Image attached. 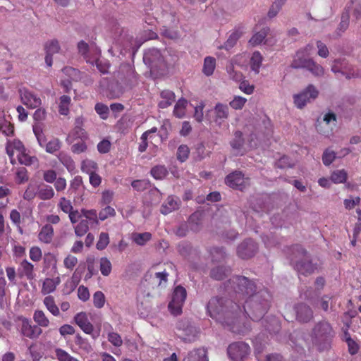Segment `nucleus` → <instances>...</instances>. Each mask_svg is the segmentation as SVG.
<instances>
[{
    "instance_id": "nucleus-33",
    "label": "nucleus",
    "mask_w": 361,
    "mask_h": 361,
    "mask_svg": "<svg viewBox=\"0 0 361 361\" xmlns=\"http://www.w3.org/2000/svg\"><path fill=\"white\" fill-rule=\"evenodd\" d=\"M81 213L82 216H84L89 222V224L92 225L98 226L99 225V214L95 209H82Z\"/></svg>"
},
{
    "instance_id": "nucleus-9",
    "label": "nucleus",
    "mask_w": 361,
    "mask_h": 361,
    "mask_svg": "<svg viewBox=\"0 0 361 361\" xmlns=\"http://www.w3.org/2000/svg\"><path fill=\"white\" fill-rule=\"evenodd\" d=\"M319 94L318 90L312 85H309L307 88L298 94L293 97L295 105L299 108L302 109L310 99H314Z\"/></svg>"
},
{
    "instance_id": "nucleus-56",
    "label": "nucleus",
    "mask_w": 361,
    "mask_h": 361,
    "mask_svg": "<svg viewBox=\"0 0 361 361\" xmlns=\"http://www.w3.org/2000/svg\"><path fill=\"white\" fill-rule=\"evenodd\" d=\"M189 154V147L185 145H181L177 150V159L180 162H184L188 159Z\"/></svg>"
},
{
    "instance_id": "nucleus-64",
    "label": "nucleus",
    "mask_w": 361,
    "mask_h": 361,
    "mask_svg": "<svg viewBox=\"0 0 361 361\" xmlns=\"http://www.w3.org/2000/svg\"><path fill=\"white\" fill-rule=\"evenodd\" d=\"M55 354L59 361H72L73 357L61 348H56Z\"/></svg>"
},
{
    "instance_id": "nucleus-53",
    "label": "nucleus",
    "mask_w": 361,
    "mask_h": 361,
    "mask_svg": "<svg viewBox=\"0 0 361 361\" xmlns=\"http://www.w3.org/2000/svg\"><path fill=\"white\" fill-rule=\"evenodd\" d=\"M94 109L102 119L106 120L108 118L109 109L106 105L98 102L95 104Z\"/></svg>"
},
{
    "instance_id": "nucleus-44",
    "label": "nucleus",
    "mask_w": 361,
    "mask_h": 361,
    "mask_svg": "<svg viewBox=\"0 0 361 361\" xmlns=\"http://www.w3.org/2000/svg\"><path fill=\"white\" fill-rule=\"evenodd\" d=\"M77 236L82 237L89 231V222L87 219L81 220L74 228Z\"/></svg>"
},
{
    "instance_id": "nucleus-12",
    "label": "nucleus",
    "mask_w": 361,
    "mask_h": 361,
    "mask_svg": "<svg viewBox=\"0 0 361 361\" xmlns=\"http://www.w3.org/2000/svg\"><path fill=\"white\" fill-rule=\"evenodd\" d=\"M312 49V46L307 44L304 49L298 51L291 63V67L295 69L306 68L312 60L308 58L309 52Z\"/></svg>"
},
{
    "instance_id": "nucleus-63",
    "label": "nucleus",
    "mask_w": 361,
    "mask_h": 361,
    "mask_svg": "<svg viewBox=\"0 0 361 361\" xmlns=\"http://www.w3.org/2000/svg\"><path fill=\"white\" fill-rule=\"evenodd\" d=\"M16 181L18 184L27 181L28 175L27 169L24 167L19 168L16 173Z\"/></svg>"
},
{
    "instance_id": "nucleus-42",
    "label": "nucleus",
    "mask_w": 361,
    "mask_h": 361,
    "mask_svg": "<svg viewBox=\"0 0 361 361\" xmlns=\"http://www.w3.org/2000/svg\"><path fill=\"white\" fill-rule=\"evenodd\" d=\"M243 33V27H235L227 39V47H233Z\"/></svg>"
},
{
    "instance_id": "nucleus-7",
    "label": "nucleus",
    "mask_w": 361,
    "mask_h": 361,
    "mask_svg": "<svg viewBox=\"0 0 361 361\" xmlns=\"http://www.w3.org/2000/svg\"><path fill=\"white\" fill-rule=\"evenodd\" d=\"M250 352V346L243 341L233 343L227 348V354L233 361L243 360L249 355Z\"/></svg>"
},
{
    "instance_id": "nucleus-21",
    "label": "nucleus",
    "mask_w": 361,
    "mask_h": 361,
    "mask_svg": "<svg viewBox=\"0 0 361 361\" xmlns=\"http://www.w3.org/2000/svg\"><path fill=\"white\" fill-rule=\"evenodd\" d=\"M97 47L95 45H91L90 47L87 43L83 40L80 41L78 44V49L80 54H81L84 59L87 63L92 62V56H94V51L92 48Z\"/></svg>"
},
{
    "instance_id": "nucleus-23",
    "label": "nucleus",
    "mask_w": 361,
    "mask_h": 361,
    "mask_svg": "<svg viewBox=\"0 0 361 361\" xmlns=\"http://www.w3.org/2000/svg\"><path fill=\"white\" fill-rule=\"evenodd\" d=\"M94 51V56H92V62L90 63H95L97 68L102 73H106L109 68V65L107 63H103L100 59L101 51L98 47L92 48Z\"/></svg>"
},
{
    "instance_id": "nucleus-4",
    "label": "nucleus",
    "mask_w": 361,
    "mask_h": 361,
    "mask_svg": "<svg viewBox=\"0 0 361 361\" xmlns=\"http://www.w3.org/2000/svg\"><path fill=\"white\" fill-rule=\"evenodd\" d=\"M6 151L11 159V163L14 164L16 154L18 162L25 166H31L38 164V159L35 156H31L25 148L24 144L18 139L8 140L6 144Z\"/></svg>"
},
{
    "instance_id": "nucleus-48",
    "label": "nucleus",
    "mask_w": 361,
    "mask_h": 361,
    "mask_svg": "<svg viewBox=\"0 0 361 361\" xmlns=\"http://www.w3.org/2000/svg\"><path fill=\"white\" fill-rule=\"evenodd\" d=\"M131 186L138 192H142L150 187V182L148 180H135L131 183Z\"/></svg>"
},
{
    "instance_id": "nucleus-61",
    "label": "nucleus",
    "mask_w": 361,
    "mask_h": 361,
    "mask_svg": "<svg viewBox=\"0 0 361 361\" xmlns=\"http://www.w3.org/2000/svg\"><path fill=\"white\" fill-rule=\"evenodd\" d=\"M37 195L36 187L32 184H29L23 193V198L25 200H32Z\"/></svg>"
},
{
    "instance_id": "nucleus-16",
    "label": "nucleus",
    "mask_w": 361,
    "mask_h": 361,
    "mask_svg": "<svg viewBox=\"0 0 361 361\" xmlns=\"http://www.w3.org/2000/svg\"><path fill=\"white\" fill-rule=\"evenodd\" d=\"M74 321L77 325L87 334H90L94 331L93 325L88 321L87 315L85 312H81L76 314L74 317Z\"/></svg>"
},
{
    "instance_id": "nucleus-47",
    "label": "nucleus",
    "mask_w": 361,
    "mask_h": 361,
    "mask_svg": "<svg viewBox=\"0 0 361 361\" xmlns=\"http://www.w3.org/2000/svg\"><path fill=\"white\" fill-rule=\"evenodd\" d=\"M99 269L103 276H109L112 269L111 262L106 257H102L99 262Z\"/></svg>"
},
{
    "instance_id": "nucleus-51",
    "label": "nucleus",
    "mask_w": 361,
    "mask_h": 361,
    "mask_svg": "<svg viewBox=\"0 0 361 361\" xmlns=\"http://www.w3.org/2000/svg\"><path fill=\"white\" fill-rule=\"evenodd\" d=\"M97 169V164L95 161H92V160H84L82 161V164H81V170L86 173H88L89 175L90 174V173H94L95 172L94 171Z\"/></svg>"
},
{
    "instance_id": "nucleus-3",
    "label": "nucleus",
    "mask_w": 361,
    "mask_h": 361,
    "mask_svg": "<svg viewBox=\"0 0 361 361\" xmlns=\"http://www.w3.org/2000/svg\"><path fill=\"white\" fill-rule=\"evenodd\" d=\"M334 336L335 331L331 324L326 320L317 322L311 331L312 343L319 350L327 348Z\"/></svg>"
},
{
    "instance_id": "nucleus-32",
    "label": "nucleus",
    "mask_w": 361,
    "mask_h": 361,
    "mask_svg": "<svg viewBox=\"0 0 361 361\" xmlns=\"http://www.w3.org/2000/svg\"><path fill=\"white\" fill-rule=\"evenodd\" d=\"M263 57L259 51H255L250 59V68L256 74L259 73L260 67L262 66Z\"/></svg>"
},
{
    "instance_id": "nucleus-17",
    "label": "nucleus",
    "mask_w": 361,
    "mask_h": 361,
    "mask_svg": "<svg viewBox=\"0 0 361 361\" xmlns=\"http://www.w3.org/2000/svg\"><path fill=\"white\" fill-rule=\"evenodd\" d=\"M18 271L20 278L25 276L27 280H32L35 277L34 265L27 259H24L20 262Z\"/></svg>"
},
{
    "instance_id": "nucleus-20",
    "label": "nucleus",
    "mask_w": 361,
    "mask_h": 361,
    "mask_svg": "<svg viewBox=\"0 0 361 361\" xmlns=\"http://www.w3.org/2000/svg\"><path fill=\"white\" fill-rule=\"evenodd\" d=\"M207 353V352L204 348L195 349L188 353L183 361H208Z\"/></svg>"
},
{
    "instance_id": "nucleus-1",
    "label": "nucleus",
    "mask_w": 361,
    "mask_h": 361,
    "mask_svg": "<svg viewBox=\"0 0 361 361\" xmlns=\"http://www.w3.org/2000/svg\"><path fill=\"white\" fill-rule=\"evenodd\" d=\"M227 292L232 301L227 310V326L233 333L245 334L248 327L241 324L240 314L247 315L253 321L260 320L269 307V295L266 290L256 292L254 281L243 276H233L227 281Z\"/></svg>"
},
{
    "instance_id": "nucleus-2",
    "label": "nucleus",
    "mask_w": 361,
    "mask_h": 361,
    "mask_svg": "<svg viewBox=\"0 0 361 361\" xmlns=\"http://www.w3.org/2000/svg\"><path fill=\"white\" fill-rule=\"evenodd\" d=\"M285 252L288 255L290 264L299 274L308 276L314 271L316 267L302 245H293L288 247Z\"/></svg>"
},
{
    "instance_id": "nucleus-57",
    "label": "nucleus",
    "mask_w": 361,
    "mask_h": 361,
    "mask_svg": "<svg viewBox=\"0 0 361 361\" xmlns=\"http://www.w3.org/2000/svg\"><path fill=\"white\" fill-rule=\"evenodd\" d=\"M93 304L97 308H102L105 304V296L102 291H96L93 295Z\"/></svg>"
},
{
    "instance_id": "nucleus-38",
    "label": "nucleus",
    "mask_w": 361,
    "mask_h": 361,
    "mask_svg": "<svg viewBox=\"0 0 361 361\" xmlns=\"http://www.w3.org/2000/svg\"><path fill=\"white\" fill-rule=\"evenodd\" d=\"M188 102L185 99H180L176 104L173 114L178 118H183L185 114V109Z\"/></svg>"
},
{
    "instance_id": "nucleus-35",
    "label": "nucleus",
    "mask_w": 361,
    "mask_h": 361,
    "mask_svg": "<svg viewBox=\"0 0 361 361\" xmlns=\"http://www.w3.org/2000/svg\"><path fill=\"white\" fill-rule=\"evenodd\" d=\"M178 209V203L173 197H169L165 204L161 207V212L163 214H167L172 211Z\"/></svg>"
},
{
    "instance_id": "nucleus-54",
    "label": "nucleus",
    "mask_w": 361,
    "mask_h": 361,
    "mask_svg": "<svg viewBox=\"0 0 361 361\" xmlns=\"http://www.w3.org/2000/svg\"><path fill=\"white\" fill-rule=\"evenodd\" d=\"M210 276L216 280H222L226 276V269L222 266H216L211 270Z\"/></svg>"
},
{
    "instance_id": "nucleus-15",
    "label": "nucleus",
    "mask_w": 361,
    "mask_h": 361,
    "mask_svg": "<svg viewBox=\"0 0 361 361\" xmlns=\"http://www.w3.org/2000/svg\"><path fill=\"white\" fill-rule=\"evenodd\" d=\"M296 319L301 323H307L313 319V311L308 305L301 303L295 307Z\"/></svg>"
},
{
    "instance_id": "nucleus-30",
    "label": "nucleus",
    "mask_w": 361,
    "mask_h": 361,
    "mask_svg": "<svg viewBox=\"0 0 361 361\" xmlns=\"http://www.w3.org/2000/svg\"><path fill=\"white\" fill-rule=\"evenodd\" d=\"M33 319L39 327H48L50 322L44 312L41 310H36L33 314Z\"/></svg>"
},
{
    "instance_id": "nucleus-37",
    "label": "nucleus",
    "mask_w": 361,
    "mask_h": 361,
    "mask_svg": "<svg viewBox=\"0 0 361 361\" xmlns=\"http://www.w3.org/2000/svg\"><path fill=\"white\" fill-rule=\"evenodd\" d=\"M62 146V142L57 137H53L49 142H47L45 147V150L47 153L54 154L56 152L59 151Z\"/></svg>"
},
{
    "instance_id": "nucleus-18",
    "label": "nucleus",
    "mask_w": 361,
    "mask_h": 361,
    "mask_svg": "<svg viewBox=\"0 0 361 361\" xmlns=\"http://www.w3.org/2000/svg\"><path fill=\"white\" fill-rule=\"evenodd\" d=\"M235 137L231 141V146L232 147L234 154L235 155H243L246 149L245 148V141L243 138V134L240 131H236L234 135Z\"/></svg>"
},
{
    "instance_id": "nucleus-24",
    "label": "nucleus",
    "mask_w": 361,
    "mask_h": 361,
    "mask_svg": "<svg viewBox=\"0 0 361 361\" xmlns=\"http://www.w3.org/2000/svg\"><path fill=\"white\" fill-rule=\"evenodd\" d=\"M54 237V228L51 225L46 224L40 230L38 238L44 243H50Z\"/></svg>"
},
{
    "instance_id": "nucleus-45",
    "label": "nucleus",
    "mask_w": 361,
    "mask_h": 361,
    "mask_svg": "<svg viewBox=\"0 0 361 361\" xmlns=\"http://www.w3.org/2000/svg\"><path fill=\"white\" fill-rule=\"evenodd\" d=\"M348 174L344 169L334 171L331 175V180L334 183H343L345 182Z\"/></svg>"
},
{
    "instance_id": "nucleus-49",
    "label": "nucleus",
    "mask_w": 361,
    "mask_h": 361,
    "mask_svg": "<svg viewBox=\"0 0 361 361\" xmlns=\"http://www.w3.org/2000/svg\"><path fill=\"white\" fill-rule=\"evenodd\" d=\"M116 211L114 208L111 206L106 205L104 208L102 209L99 212V219L104 221L109 217H114L116 216Z\"/></svg>"
},
{
    "instance_id": "nucleus-10",
    "label": "nucleus",
    "mask_w": 361,
    "mask_h": 361,
    "mask_svg": "<svg viewBox=\"0 0 361 361\" xmlns=\"http://www.w3.org/2000/svg\"><path fill=\"white\" fill-rule=\"evenodd\" d=\"M21 102L30 109H36L41 106L40 97L34 92L27 87H22L18 90Z\"/></svg>"
},
{
    "instance_id": "nucleus-11",
    "label": "nucleus",
    "mask_w": 361,
    "mask_h": 361,
    "mask_svg": "<svg viewBox=\"0 0 361 361\" xmlns=\"http://www.w3.org/2000/svg\"><path fill=\"white\" fill-rule=\"evenodd\" d=\"M258 251L257 244L252 239L243 241L237 248V254L243 259H250L255 255Z\"/></svg>"
},
{
    "instance_id": "nucleus-59",
    "label": "nucleus",
    "mask_w": 361,
    "mask_h": 361,
    "mask_svg": "<svg viewBox=\"0 0 361 361\" xmlns=\"http://www.w3.org/2000/svg\"><path fill=\"white\" fill-rule=\"evenodd\" d=\"M212 257V261L214 262H223L225 259V252L223 248L214 247L211 251Z\"/></svg>"
},
{
    "instance_id": "nucleus-22",
    "label": "nucleus",
    "mask_w": 361,
    "mask_h": 361,
    "mask_svg": "<svg viewBox=\"0 0 361 361\" xmlns=\"http://www.w3.org/2000/svg\"><path fill=\"white\" fill-rule=\"evenodd\" d=\"M226 118V106L223 104L218 103L214 109L213 122L216 125L221 126L224 124Z\"/></svg>"
},
{
    "instance_id": "nucleus-34",
    "label": "nucleus",
    "mask_w": 361,
    "mask_h": 361,
    "mask_svg": "<svg viewBox=\"0 0 361 361\" xmlns=\"http://www.w3.org/2000/svg\"><path fill=\"white\" fill-rule=\"evenodd\" d=\"M58 159L69 172H72L75 170V162L69 155L64 152H60L58 156Z\"/></svg>"
},
{
    "instance_id": "nucleus-8",
    "label": "nucleus",
    "mask_w": 361,
    "mask_h": 361,
    "mask_svg": "<svg viewBox=\"0 0 361 361\" xmlns=\"http://www.w3.org/2000/svg\"><path fill=\"white\" fill-rule=\"evenodd\" d=\"M84 118L82 116L75 118L74 128L70 131L66 141L71 144L77 140H86L88 138L87 133L83 128Z\"/></svg>"
},
{
    "instance_id": "nucleus-50",
    "label": "nucleus",
    "mask_w": 361,
    "mask_h": 361,
    "mask_svg": "<svg viewBox=\"0 0 361 361\" xmlns=\"http://www.w3.org/2000/svg\"><path fill=\"white\" fill-rule=\"evenodd\" d=\"M44 49L46 54L53 55L59 51L60 46L57 40L52 39L45 44Z\"/></svg>"
},
{
    "instance_id": "nucleus-13",
    "label": "nucleus",
    "mask_w": 361,
    "mask_h": 361,
    "mask_svg": "<svg viewBox=\"0 0 361 361\" xmlns=\"http://www.w3.org/2000/svg\"><path fill=\"white\" fill-rule=\"evenodd\" d=\"M42 333L40 327L36 324H32L31 322L27 319H22L21 334L30 339L37 338Z\"/></svg>"
},
{
    "instance_id": "nucleus-36",
    "label": "nucleus",
    "mask_w": 361,
    "mask_h": 361,
    "mask_svg": "<svg viewBox=\"0 0 361 361\" xmlns=\"http://www.w3.org/2000/svg\"><path fill=\"white\" fill-rule=\"evenodd\" d=\"M0 131L6 136H11L14 134V126L4 117L0 118Z\"/></svg>"
},
{
    "instance_id": "nucleus-41",
    "label": "nucleus",
    "mask_w": 361,
    "mask_h": 361,
    "mask_svg": "<svg viewBox=\"0 0 361 361\" xmlns=\"http://www.w3.org/2000/svg\"><path fill=\"white\" fill-rule=\"evenodd\" d=\"M150 173L155 179L161 180L167 176L168 170L165 166L157 165L151 169Z\"/></svg>"
},
{
    "instance_id": "nucleus-55",
    "label": "nucleus",
    "mask_w": 361,
    "mask_h": 361,
    "mask_svg": "<svg viewBox=\"0 0 361 361\" xmlns=\"http://www.w3.org/2000/svg\"><path fill=\"white\" fill-rule=\"evenodd\" d=\"M185 333L181 336L182 339L185 342H192L197 338V331L192 326H188L185 330Z\"/></svg>"
},
{
    "instance_id": "nucleus-27",
    "label": "nucleus",
    "mask_w": 361,
    "mask_h": 361,
    "mask_svg": "<svg viewBox=\"0 0 361 361\" xmlns=\"http://www.w3.org/2000/svg\"><path fill=\"white\" fill-rule=\"evenodd\" d=\"M55 192L49 185L42 184L37 190V197L42 200H49L54 197Z\"/></svg>"
},
{
    "instance_id": "nucleus-28",
    "label": "nucleus",
    "mask_w": 361,
    "mask_h": 361,
    "mask_svg": "<svg viewBox=\"0 0 361 361\" xmlns=\"http://www.w3.org/2000/svg\"><path fill=\"white\" fill-rule=\"evenodd\" d=\"M234 80L240 81L239 88L240 90L247 94H251L254 92L255 87L253 85H250L248 80H242L243 75L241 73L235 72V75H233Z\"/></svg>"
},
{
    "instance_id": "nucleus-19",
    "label": "nucleus",
    "mask_w": 361,
    "mask_h": 361,
    "mask_svg": "<svg viewBox=\"0 0 361 361\" xmlns=\"http://www.w3.org/2000/svg\"><path fill=\"white\" fill-rule=\"evenodd\" d=\"M61 283L59 277L54 279L46 278L42 283L41 293L42 295H46L55 291L56 287Z\"/></svg>"
},
{
    "instance_id": "nucleus-46",
    "label": "nucleus",
    "mask_w": 361,
    "mask_h": 361,
    "mask_svg": "<svg viewBox=\"0 0 361 361\" xmlns=\"http://www.w3.org/2000/svg\"><path fill=\"white\" fill-rule=\"evenodd\" d=\"M305 69L308 70L314 76H322L324 73L323 67L312 59Z\"/></svg>"
},
{
    "instance_id": "nucleus-58",
    "label": "nucleus",
    "mask_w": 361,
    "mask_h": 361,
    "mask_svg": "<svg viewBox=\"0 0 361 361\" xmlns=\"http://www.w3.org/2000/svg\"><path fill=\"white\" fill-rule=\"evenodd\" d=\"M286 0H277L274 1L269 8L268 16L269 18L275 17L281 10L282 6L285 4Z\"/></svg>"
},
{
    "instance_id": "nucleus-43",
    "label": "nucleus",
    "mask_w": 361,
    "mask_h": 361,
    "mask_svg": "<svg viewBox=\"0 0 361 361\" xmlns=\"http://www.w3.org/2000/svg\"><path fill=\"white\" fill-rule=\"evenodd\" d=\"M152 238V234L149 232H145L141 233H134L133 235V240L138 245H144L150 240Z\"/></svg>"
},
{
    "instance_id": "nucleus-6",
    "label": "nucleus",
    "mask_w": 361,
    "mask_h": 361,
    "mask_svg": "<svg viewBox=\"0 0 361 361\" xmlns=\"http://www.w3.org/2000/svg\"><path fill=\"white\" fill-rule=\"evenodd\" d=\"M186 297L187 291L184 287L178 286L174 288L171 300L168 305L169 310L171 314L173 316L181 314Z\"/></svg>"
},
{
    "instance_id": "nucleus-29",
    "label": "nucleus",
    "mask_w": 361,
    "mask_h": 361,
    "mask_svg": "<svg viewBox=\"0 0 361 361\" xmlns=\"http://www.w3.org/2000/svg\"><path fill=\"white\" fill-rule=\"evenodd\" d=\"M43 304L47 310L54 317L60 316V310L56 305L54 298L51 295L46 296L43 300Z\"/></svg>"
},
{
    "instance_id": "nucleus-40",
    "label": "nucleus",
    "mask_w": 361,
    "mask_h": 361,
    "mask_svg": "<svg viewBox=\"0 0 361 361\" xmlns=\"http://www.w3.org/2000/svg\"><path fill=\"white\" fill-rule=\"evenodd\" d=\"M216 66V60L214 58L211 56H207L204 59V66H203V73L207 75H211L215 68Z\"/></svg>"
},
{
    "instance_id": "nucleus-39",
    "label": "nucleus",
    "mask_w": 361,
    "mask_h": 361,
    "mask_svg": "<svg viewBox=\"0 0 361 361\" xmlns=\"http://www.w3.org/2000/svg\"><path fill=\"white\" fill-rule=\"evenodd\" d=\"M59 99V112L61 115L66 116L69 114L70 111L71 97L68 95H63Z\"/></svg>"
},
{
    "instance_id": "nucleus-52",
    "label": "nucleus",
    "mask_w": 361,
    "mask_h": 361,
    "mask_svg": "<svg viewBox=\"0 0 361 361\" xmlns=\"http://www.w3.org/2000/svg\"><path fill=\"white\" fill-rule=\"evenodd\" d=\"M57 206L58 208L65 214H68L73 209L71 200L66 199L65 197H61L59 199Z\"/></svg>"
},
{
    "instance_id": "nucleus-25",
    "label": "nucleus",
    "mask_w": 361,
    "mask_h": 361,
    "mask_svg": "<svg viewBox=\"0 0 361 361\" xmlns=\"http://www.w3.org/2000/svg\"><path fill=\"white\" fill-rule=\"evenodd\" d=\"M161 100L159 102L158 106L161 109H165L171 106L175 101V94L169 90H163L161 92Z\"/></svg>"
},
{
    "instance_id": "nucleus-14",
    "label": "nucleus",
    "mask_w": 361,
    "mask_h": 361,
    "mask_svg": "<svg viewBox=\"0 0 361 361\" xmlns=\"http://www.w3.org/2000/svg\"><path fill=\"white\" fill-rule=\"evenodd\" d=\"M228 185L236 190L243 191L249 185L248 179L245 178L241 172H234L227 175Z\"/></svg>"
},
{
    "instance_id": "nucleus-26",
    "label": "nucleus",
    "mask_w": 361,
    "mask_h": 361,
    "mask_svg": "<svg viewBox=\"0 0 361 361\" xmlns=\"http://www.w3.org/2000/svg\"><path fill=\"white\" fill-rule=\"evenodd\" d=\"M144 61L149 63H162L164 62V59L157 49H149L144 56Z\"/></svg>"
},
{
    "instance_id": "nucleus-60",
    "label": "nucleus",
    "mask_w": 361,
    "mask_h": 361,
    "mask_svg": "<svg viewBox=\"0 0 361 361\" xmlns=\"http://www.w3.org/2000/svg\"><path fill=\"white\" fill-rule=\"evenodd\" d=\"M109 243V237L106 233H101L99 237V240L96 244V247L98 250H102L106 247Z\"/></svg>"
},
{
    "instance_id": "nucleus-31",
    "label": "nucleus",
    "mask_w": 361,
    "mask_h": 361,
    "mask_svg": "<svg viewBox=\"0 0 361 361\" xmlns=\"http://www.w3.org/2000/svg\"><path fill=\"white\" fill-rule=\"evenodd\" d=\"M269 28L264 27L260 31L255 33L249 40V44L252 47L259 45L265 39L268 34Z\"/></svg>"
},
{
    "instance_id": "nucleus-62",
    "label": "nucleus",
    "mask_w": 361,
    "mask_h": 361,
    "mask_svg": "<svg viewBox=\"0 0 361 361\" xmlns=\"http://www.w3.org/2000/svg\"><path fill=\"white\" fill-rule=\"evenodd\" d=\"M87 149V146L85 143V140H80L71 146V152L77 154L85 152Z\"/></svg>"
},
{
    "instance_id": "nucleus-5",
    "label": "nucleus",
    "mask_w": 361,
    "mask_h": 361,
    "mask_svg": "<svg viewBox=\"0 0 361 361\" xmlns=\"http://www.w3.org/2000/svg\"><path fill=\"white\" fill-rule=\"evenodd\" d=\"M207 311L214 320L224 326L226 323V299L224 298H212L208 302Z\"/></svg>"
}]
</instances>
